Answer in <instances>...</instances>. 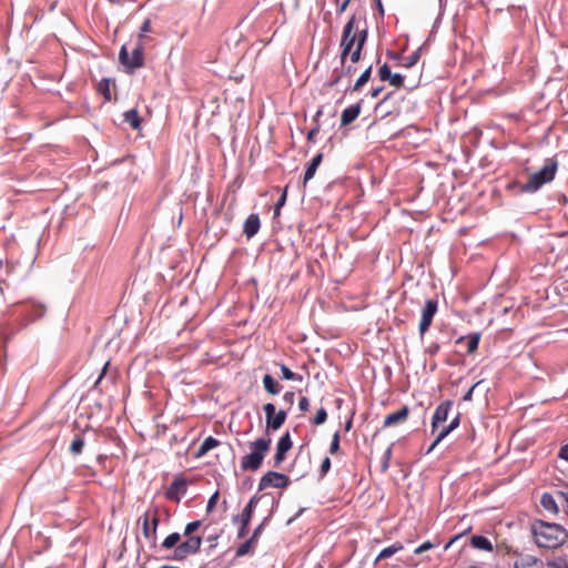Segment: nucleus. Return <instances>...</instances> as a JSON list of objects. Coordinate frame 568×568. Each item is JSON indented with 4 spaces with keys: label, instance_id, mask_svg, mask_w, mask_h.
<instances>
[{
    "label": "nucleus",
    "instance_id": "f257e3e1",
    "mask_svg": "<svg viewBox=\"0 0 568 568\" xmlns=\"http://www.w3.org/2000/svg\"><path fill=\"white\" fill-rule=\"evenodd\" d=\"M530 531L539 548L556 549L568 539V532L564 526L542 519L531 520Z\"/></svg>",
    "mask_w": 568,
    "mask_h": 568
},
{
    "label": "nucleus",
    "instance_id": "f03ea898",
    "mask_svg": "<svg viewBox=\"0 0 568 568\" xmlns=\"http://www.w3.org/2000/svg\"><path fill=\"white\" fill-rule=\"evenodd\" d=\"M558 170V161L554 158L545 160L544 166L532 173L526 183L514 181L508 184V189H517L518 193H536L542 185L551 182Z\"/></svg>",
    "mask_w": 568,
    "mask_h": 568
},
{
    "label": "nucleus",
    "instance_id": "7ed1b4c3",
    "mask_svg": "<svg viewBox=\"0 0 568 568\" xmlns=\"http://www.w3.org/2000/svg\"><path fill=\"white\" fill-rule=\"evenodd\" d=\"M272 439L270 437H260L248 443L251 453L241 459V469L243 471H256L261 468L265 454L270 450Z\"/></svg>",
    "mask_w": 568,
    "mask_h": 568
},
{
    "label": "nucleus",
    "instance_id": "20e7f679",
    "mask_svg": "<svg viewBox=\"0 0 568 568\" xmlns=\"http://www.w3.org/2000/svg\"><path fill=\"white\" fill-rule=\"evenodd\" d=\"M144 44L136 41L131 55L128 52L126 45L121 47L119 60L126 73L132 74L136 69L144 67Z\"/></svg>",
    "mask_w": 568,
    "mask_h": 568
},
{
    "label": "nucleus",
    "instance_id": "39448f33",
    "mask_svg": "<svg viewBox=\"0 0 568 568\" xmlns=\"http://www.w3.org/2000/svg\"><path fill=\"white\" fill-rule=\"evenodd\" d=\"M357 17L353 14L345 23L341 39V64H345L351 50L355 44Z\"/></svg>",
    "mask_w": 568,
    "mask_h": 568
},
{
    "label": "nucleus",
    "instance_id": "423d86ee",
    "mask_svg": "<svg viewBox=\"0 0 568 568\" xmlns=\"http://www.w3.org/2000/svg\"><path fill=\"white\" fill-rule=\"evenodd\" d=\"M202 545V537H190L185 541L179 544L173 552L171 559L183 561L190 555H195L200 551Z\"/></svg>",
    "mask_w": 568,
    "mask_h": 568
},
{
    "label": "nucleus",
    "instance_id": "0eeeda50",
    "mask_svg": "<svg viewBox=\"0 0 568 568\" xmlns=\"http://www.w3.org/2000/svg\"><path fill=\"white\" fill-rule=\"evenodd\" d=\"M291 484V479L283 473L270 470L262 476L258 483V491H262L268 487L274 488H286Z\"/></svg>",
    "mask_w": 568,
    "mask_h": 568
},
{
    "label": "nucleus",
    "instance_id": "6e6552de",
    "mask_svg": "<svg viewBox=\"0 0 568 568\" xmlns=\"http://www.w3.org/2000/svg\"><path fill=\"white\" fill-rule=\"evenodd\" d=\"M437 311L438 301L435 298H427L422 310V317L418 326L420 337H424L425 333L429 329Z\"/></svg>",
    "mask_w": 568,
    "mask_h": 568
},
{
    "label": "nucleus",
    "instance_id": "1a4fd4ad",
    "mask_svg": "<svg viewBox=\"0 0 568 568\" xmlns=\"http://www.w3.org/2000/svg\"><path fill=\"white\" fill-rule=\"evenodd\" d=\"M47 307L44 304L28 302L20 307V315L23 317L26 324L32 323L44 316Z\"/></svg>",
    "mask_w": 568,
    "mask_h": 568
},
{
    "label": "nucleus",
    "instance_id": "9d476101",
    "mask_svg": "<svg viewBox=\"0 0 568 568\" xmlns=\"http://www.w3.org/2000/svg\"><path fill=\"white\" fill-rule=\"evenodd\" d=\"M187 491V480L180 476L174 478L171 485L164 493L166 499L175 503H180Z\"/></svg>",
    "mask_w": 568,
    "mask_h": 568
},
{
    "label": "nucleus",
    "instance_id": "9b49d317",
    "mask_svg": "<svg viewBox=\"0 0 568 568\" xmlns=\"http://www.w3.org/2000/svg\"><path fill=\"white\" fill-rule=\"evenodd\" d=\"M453 404V400H444L436 407L432 417L433 434L436 433L439 426L447 420Z\"/></svg>",
    "mask_w": 568,
    "mask_h": 568
},
{
    "label": "nucleus",
    "instance_id": "f8f14e48",
    "mask_svg": "<svg viewBox=\"0 0 568 568\" xmlns=\"http://www.w3.org/2000/svg\"><path fill=\"white\" fill-rule=\"evenodd\" d=\"M293 442L291 439L290 432H286L276 444V453L274 455L273 467H278L284 460L286 453L292 448Z\"/></svg>",
    "mask_w": 568,
    "mask_h": 568
},
{
    "label": "nucleus",
    "instance_id": "ddd939ff",
    "mask_svg": "<svg viewBox=\"0 0 568 568\" xmlns=\"http://www.w3.org/2000/svg\"><path fill=\"white\" fill-rule=\"evenodd\" d=\"M364 100L359 99L356 103L345 108L341 114V126H347L353 123L361 114Z\"/></svg>",
    "mask_w": 568,
    "mask_h": 568
},
{
    "label": "nucleus",
    "instance_id": "4468645a",
    "mask_svg": "<svg viewBox=\"0 0 568 568\" xmlns=\"http://www.w3.org/2000/svg\"><path fill=\"white\" fill-rule=\"evenodd\" d=\"M540 505L545 510L552 515H557L561 508L557 491L555 494L544 493L540 497Z\"/></svg>",
    "mask_w": 568,
    "mask_h": 568
},
{
    "label": "nucleus",
    "instance_id": "2eb2a0df",
    "mask_svg": "<svg viewBox=\"0 0 568 568\" xmlns=\"http://www.w3.org/2000/svg\"><path fill=\"white\" fill-rule=\"evenodd\" d=\"M408 415L409 407L405 405L397 412L388 414L384 419L383 427L386 428L403 423L408 418Z\"/></svg>",
    "mask_w": 568,
    "mask_h": 568
},
{
    "label": "nucleus",
    "instance_id": "dca6fc26",
    "mask_svg": "<svg viewBox=\"0 0 568 568\" xmlns=\"http://www.w3.org/2000/svg\"><path fill=\"white\" fill-rule=\"evenodd\" d=\"M260 227H261V220H260L258 214L252 213L246 217V220L244 222L243 233L245 234V236L247 239H251L258 233Z\"/></svg>",
    "mask_w": 568,
    "mask_h": 568
},
{
    "label": "nucleus",
    "instance_id": "f3484780",
    "mask_svg": "<svg viewBox=\"0 0 568 568\" xmlns=\"http://www.w3.org/2000/svg\"><path fill=\"white\" fill-rule=\"evenodd\" d=\"M287 418V410L286 409H280L278 412H275L272 417L266 419V429L267 432H275L280 429Z\"/></svg>",
    "mask_w": 568,
    "mask_h": 568
},
{
    "label": "nucleus",
    "instance_id": "a211bd4d",
    "mask_svg": "<svg viewBox=\"0 0 568 568\" xmlns=\"http://www.w3.org/2000/svg\"><path fill=\"white\" fill-rule=\"evenodd\" d=\"M260 499H261L260 496L254 495L250 499V501L247 503L245 508L243 509L242 514L241 515H236V516L233 517V521L234 523H236V521L251 523V519H252V516H253V513H254V508L257 505V503L260 501Z\"/></svg>",
    "mask_w": 568,
    "mask_h": 568
},
{
    "label": "nucleus",
    "instance_id": "6ab92c4d",
    "mask_svg": "<svg viewBox=\"0 0 568 568\" xmlns=\"http://www.w3.org/2000/svg\"><path fill=\"white\" fill-rule=\"evenodd\" d=\"M515 568H542V560L531 555H520L514 564Z\"/></svg>",
    "mask_w": 568,
    "mask_h": 568
},
{
    "label": "nucleus",
    "instance_id": "aec40b11",
    "mask_svg": "<svg viewBox=\"0 0 568 568\" xmlns=\"http://www.w3.org/2000/svg\"><path fill=\"white\" fill-rule=\"evenodd\" d=\"M323 153L322 152H318L307 164L306 166V170H305V173H304V180H303V183L304 185L314 178L315 173H316V170L317 168L321 165L322 161H323Z\"/></svg>",
    "mask_w": 568,
    "mask_h": 568
},
{
    "label": "nucleus",
    "instance_id": "412c9836",
    "mask_svg": "<svg viewBox=\"0 0 568 568\" xmlns=\"http://www.w3.org/2000/svg\"><path fill=\"white\" fill-rule=\"evenodd\" d=\"M480 333H469L467 336H460L456 339V344H460L467 342V354H473L479 345L480 342Z\"/></svg>",
    "mask_w": 568,
    "mask_h": 568
},
{
    "label": "nucleus",
    "instance_id": "4be33fe9",
    "mask_svg": "<svg viewBox=\"0 0 568 568\" xmlns=\"http://www.w3.org/2000/svg\"><path fill=\"white\" fill-rule=\"evenodd\" d=\"M85 445L84 433L78 432L74 434L73 439L70 444L69 452L71 455L77 456L83 452Z\"/></svg>",
    "mask_w": 568,
    "mask_h": 568
},
{
    "label": "nucleus",
    "instance_id": "5701e85b",
    "mask_svg": "<svg viewBox=\"0 0 568 568\" xmlns=\"http://www.w3.org/2000/svg\"><path fill=\"white\" fill-rule=\"evenodd\" d=\"M263 386L264 389L271 395L280 394L283 388V386L270 374H265L263 376Z\"/></svg>",
    "mask_w": 568,
    "mask_h": 568
},
{
    "label": "nucleus",
    "instance_id": "b1692460",
    "mask_svg": "<svg viewBox=\"0 0 568 568\" xmlns=\"http://www.w3.org/2000/svg\"><path fill=\"white\" fill-rule=\"evenodd\" d=\"M470 545L476 548V549H479V550H485V551H493V544L491 541L485 537V536H481V535H474L470 537Z\"/></svg>",
    "mask_w": 568,
    "mask_h": 568
},
{
    "label": "nucleus",
    "instance_id": "393cba45",
    "mask_svg": "<svg viewBox=\"0 0 568 568\" xmlns=\"http://www.w3.org/2000/svg\"><path fill=\"white\" fill-rule=\"evenodd\" d=\"M219 445H220V442L216 438L209 436L207 438L204 439V442L202 443V445L195 453V458L203 457L207 452L217 447Z\"/></svg>",
    "mask_w": 568,
    "mask_h": 568
},
{
    "label": "nucleus",
    "instance_id": "a878e982",
    "mask_svg": "<svg viewBox=\"0 0 568 568\" xmlns=\"http://www.w3.org/2000/svg\"><path fill=\"white\" fill-rule=\"evenodd\" d=\"M142 532L144 537L151 542V546L155 547L158 538L155 531L150 527V518L148 514H145L143 517Z\"/></svg>",
    "mask_w": 568,
    "mask_h": 568
},
{
    "label": "nucleus",
    "instance_id": "bb28decb",
    "mask_svg": "<svg viewBox=\"0 0 568 568\" xmlns=\"http://www.w3.org/2000/svg\"><path fill=\"white\" fill-rule=\"evenodd\" d=\"M403 545L399 541L394 542L393 545L384 548L375 559V562H378L382 559H386L395 555L396 552L403 549Z\"/></svg>",
    "mask_w": 568,
    "mask_h": 568
},
{
    "label": "nucleus",
    "instance_id": "cd10ccee",
    "mask_svg": "<svg viewBox=\"0 0 568 568\" xmlns=\"http://www.w3.org/2000/svg\"><path fill=\"white\" fill-rule=\"evenodd\" d=\"M111 82H114V80L110 78H103L97 85L98 93L101 94L105 101H111Z\"/></svg>",
    "mask_w": 568,
    "mask_h": 568
},
{
    "label": "nucleus",
    "instance_id": "c85d7f7f",
    "mask_svg": "<svg viewBox=\"0 0 568 568\" xmlns=\"http://www.w3.org/2000/svg\"><path fill=\"white\" fill-rule=\"evenodd\" d=\"M124 121L129 123L134 130L140 129L141 120L136 109H130L123 113Z\"/></svg>",
    "mask_w": 568,
    "mask_h": 568
},
{
    "label": "nucleus",
    "instance_id": "c756f323",
    "mask_svg": "<svg viewBox=\"0 0 568 568\" xmlns=\"http://www.w3.org/2000/svg\"><path fill=\"white\" fill-rule=\"evenodd\" d=\"M358 22L359 21L357 20V24L355 27V29H356L355 44H356V48H358L359 50H363V48L367 41L368 30H367L366 26L363 29H359Z\"/></svg>",
    "mask_w": 568,
    "mask_h": 568
},
{
    "label": "nucleus",
    "instance_id": "7c9ffc66",
    "mask_svg": "<svg viewBox=\"0 0 568 568\" xmlns=\"http://www.w3.org/2000/svg\"><path fill=\"white\" fill-rule=\"evenodd\" d=\"M152 31L153 30H152L151 20L150 19H145L143 21L142 26L140 27V31H139V36H138V41L146 43V41L150 40V38L146 36V33L152 32Z\"/></svg>",
    "mask_w": 568,
    "mask_h": 568
},
{
    "label": "nucleus",
    "instance_id": "2f4dec72",
    "mask_svg": "<svg viewBox=\"0 0 568 568\" xmlns=\"http://www.w3.org/2000/svg\"><path fill=\"white\" fill-rule=\"evenodd\" d=\"M281 373H282V378L285 379V381H296V382H302L303 381V376L297 374V373H294L292 372L285 364H281Z\"/></svg>",
    "mask_w": 568,
    "mask_h": 568
},
{
    "label": "nucleus",
    "instance_id": "473e14b6",
    "mask_svg": "<svg viewBox=\"0 0 568 568\" xmlns=\"http://www.w3.org/2000/svg\"><path fill=\"white\" fill-rule=\"evenodd\" d=\"M181 540V535L179 532L170 534L162 542V548L171 549L176 547Z\"/></svg>",
    "mask_w": 568,
    "mask_h": 568
},
{
    "label": "nucleus",
    "instance_id": "72a5a7b5",
    "mask_svg": "<svg viewBox=\"0 0 568 568\" xmlns=\"http://www.w3.org/2000/svg\"><path fill=\"white\" fill-rule=\"evenodd\" d=\"M420 54H422V48H418L410 55H408L404 59L403 65L405 68L414 67L419 61Z\"/></svg>",
    "mask_w": 568,
    "mask_h": 568
},
{
    "label": "nucleus",
    "instance_id": "f704fd0d",
    "mask_svg": "<svg viewBox=\"0 0 568 568\" xmlns=\"http://www.w3.org/2000/svg\"><path fill=\"white\" fill-rule=\"evenodd\" d=\"M542 568H568V564L564 558L558 557L554 560L542 561Z\"/></svg>",
    "mask_w": 568,
    "mask_h": 568
},
{
    "label": "nucleus",
    "instance_id": "c9c22d12",
    "mask_svg": "<svg viewBox=\"0 0 568 568\" xmlns=\"http://www.w3.org/2000/svg\"><path fill=\"white\" fill-rule=\"evenodd\" d=\"M253 545H255V542L251 539H247L246 541L241 544L236 549V557H243L246 554H248Z\"/></svg>",
    "mask_w": 568,
    "mask_h": 568
},
{
    "label": "nucleus",
    "instance_id": "e433bc0d",
    "mask_svg": "<svg viewBox=\"0 0 568 568\" xmlns=\"http://www.w3.org/2000/svg\"><path fill=\"white\" fill-rule=\"evenodd\" d=\"M339 439H341V436H339V432L337 430L334 433L329 448H328V452L331 455H336L339 452V449H341Z\"/></svg>",
    "mask_w": 568,
    "mask_h": 568
},
{
    "label": "nucleus",
    "instance_id": "4c0bfd02",
    "mask_svg": "<svg viewBox=\"0 0 568 568\" xmlns=\"http://www.w3.org/2000/svg\"><path fill=\"white\" fill-rule=\"evenodd\" d=\"M202 525L201 520H194L189 523L185 528L183 535L187 538L193 537L192 534L196 531Z\"/></svg>",
    "mask_w": 568,
    "mask_h": 568
},
{
    "label": "nucleus",
    "instance_id": "58836bf2",
    "mask_svg": "<svg viewBox=\"0 0 568 568\" xmlns=\"http://www.w3.org/2000/svg\"><path fill=\"white\" fill-rule=\"evenodd\" d=\"M342 79H343V73H341L338 68H335L332 71L331 79H329V81L326 84H327V87L333 88L336 84H338Z\"/></svg>",
    "mask_w": 568,
    "mask_h": 568
},
{
    "label": "nucleus",
    "instance_id": "ea45409f",
    "mask_svg": "<svg viewBox=\"0 0 568 568\" xmlns=\"http://www.w3.org/2000/svg\"><path fill=\"white\" fill-rule=\"evenodd\" d=\"M327 419V412L324 407L317 409L316 415L313 419L314 425H323Z\"/></svg>",
    "mask_w": 568,
    "mask_h": 568
},
{
    "label": "nucleus",
    "instance_id": "a19ab883",
    "mask_svg": "<svg viewBox=\"0 0 568 568\" xmlns=\"http://www.w3.org/2000/svg\"><path fill=\"white\" fill-rule=\"evenodd\" d=\"M404 80H405V77L402 75L400 73H392L388 82L390 85H393L395 88H400L404 85Z\"/></svg>",
    "mask_w": 568,
    "mask_h": 568
},
{
    "label": "nucleus",
    "instance_id": "79ce46f5",
    "mask_svg": "<svg viewBox=\"0 0 568 568\" xmlns=\"http://www.w3.org/2000/svg\"><path fill=\"white\" fill-rule=\"evenodd\" d=\"M331 466H332V463H331L329 457H325L322 460V464H321V467H320V471H318L320 479H323L327 475V473L331 469Z\"/></svg>",
    "mask_w": 568,
    "mask_h": 568
},
{
    "label": "nucleus",
    "instance_id": "37998d69",
    "mask_svg": "<svg viewBox=\"0 0 568 568\" xmlns=\"http://www.w3.org/2000/svg\"><path fill=\"white\" fill-rule=\"evenodd\" d=\"M557 496L561 506V509L568 515V493L557 490Z\"/></svg>",
    "mask_w": 568,
    "mask_h": 568
},
{
    "label": "nucleus",
    "instance_id": "c03bdc74",
    "mask_svg": "<svg viewBox=\"0 0 568 568\" xmlns=\"http://www.w3.org/2000/svg\"><path fill=\"white\" fill-rule=\"evenodd\" d=\"M442 348V344L439 342H432L429 345L425 348V354L429 356H436L438 352Z\"/></svg>",
    "mask_w": 568,
    "mask_h": 568
},
{
    "label": "nucleus",
    "instance_id": "a18cd8bd",
    "mask_svg": "<svg viewBox=\"0 0 568 568\" xmlns=\"http://www.w3.org/2000/svg\"><path fill=\"white\" fill-rule=\"evenodd\" d=\"M390 69L387 63H384L378 70V77L381 81H388L390 78Z\"/></svg>",
    "mask_w": 568,
    "mask_h": 568
},
{
    "label": "nucleus",
    "instance_id": "49530a36",
    "mask_svg": "<svg viewBox=\"0 0 568 568\" xmlns=\"http://www.w3.org/2000/svg\"><path fill=\"white\" fill-rule=\"evenodd\" d=\"M321 125H314L306 134V140L311 144L316 143V134L320 132Z\"/></svg>",
    "mask_w": 568,
    "mask_h": 568
},
{
    "label": "nucleus",
    "instance_id": "de8ad7c7",
    "mask_svg": "<svg viewBox=\"0 0 568 568\" xmlns=\"http://www.w3.org/2000/svg\"><path fill=\"white\" fill-rule=\"evenodd\" d=\"M283 402L287 405V412L292 408L295 402V393L294 392H286L283 395Z\"/></svg>",
    "mask_w": 568,
    "mask_h": 568
},
{
    "label": "nucleus",
    "instance_id": "09e8293b",
    "mask_svg": "<svg viewBox=\"0 0 568 568\" xmlns=\"http://www.w3.org/2000/svg\"><path fill=\"white\" fill-rule=\"evenodd\" d=\"M266 520L267 518H265L253 531L252 536L250 537L251 540H253L255 544L257 542L263 529H264V526L266 524Z\"/></svg>",
    "mask_w": 568,
    "mask_h": 568
},
{
    "label": "nucleus",
    "instance_id": "8fccbe9b",
    "mask_svg": "<svg viewBox=\"0 0 568 568\" xmlns=\"http://www.w3.org/2000/svg\"><path fill=\"white\" fill-rule=\"evenodd\" d=\"M452 433V429L448 426L443 427L436 438H435V445H438L444 438H446Z\"/></svg>",
    "mask_w": 568,
    "mask_h": 568
},
{
    "label": "nucleus",
    "instance_id": "3c124183",
    "mask_svg": "<svg viewBox=\"0 0 568 568\" xmlns=\"http://www.w3.org/2000/svg\"><path fill=\"white\" fill-rule=\"evenodd\" d=\"M219 496H220V493L219 490H216L209 499L207 501V506H206V511L207 513H211L213 510V508L215 507L217 500H219Z\"/></svg>",
    "mask_w": 568,
    "mask_h": 568
},
{
    "label": "nucleus",
    "instance_id": "603ef678",
    "mask_svg": "<svg viewBox=\"0 0 568 568\" xmlns=\"http://www.w3.org/2000/svg\"><path fill=\"white\" fill-rule=\"evenodd\" d=\"M285 202H286V190L280 196V199L277 200V202L274 206V215L275 216L280 214V211H281L282 206L285 204Z\"/></svg>",
    "mask_w": 568,
    "mask_h": 568
},
{
    "label": "nucleus",
    "instance_id": "864d4df0",
    "mask_svg": "<svg viewBox=\"0 0 568 568\" xmlns=\"http://www.w3.org/2000/svg\"><path fill=\"white\" fill-rule=\"evenodd\" d=\"M263 410L265 413V420H266V419H268L270 417H272L274 415V413L276 412V408H275V405L273 403H266L263 406Z\"/></svg>",
    "mask_w": 568,
    "mask_h": 568
},
{
    "label": "nucleus",
    "instance_id": "5fc2aeb1",
    "mask_svg": "<svg viewBox=\"0 0 568 568\" xmlns=\"http://www.w3.org/2000/svg\"><path fill=\"white\" fill-rule=\"evenodd\" d=\"M434 548V544L430 542L429 540L423 542L420 546H418L416 549H415V554L416 555H419V554H423L429 549Z\"/></svg>",
    "mask_w": 568,
    "mask_h": 568
},
{
    "label": "nucleus",
    "instance_id": "6e6d98bb",
    "mask_svg": "<svg viewBox=\"0 0 568 568\" xmlns=\"http://www.w3.org/2000/svg\"><path fill=\"white\" fill-rule=\"evenodd\" d=\"M390 456H392V447H388L383 456V464H382L383 470H386L388 468Z\"/></svg>",
    "mask_w": 568,
    "mask_h": 568
},
{
    "label": "nucleus",
    "instance_id": "4d7b16f0",
    "mask_svg": "<svg viewBox=\"0 0 568 568\" xmlns=\"http://www.w3.org/2000/svg\"><path fill=\"white\" fill-rule=\"evenodd\" d=\"M483 381H479L477 383H475L467 392L466 394L463 396V400L464 402H470L473 399V394H474V390L477 386H479L481 384Z\"/></svg>",
    "mask_w": 568,
    "mask_h": 568
},
{
    "label": "nucleus",
    "instance_id": "13d9d810",
    "mask_svg": "<svg viewBox=\"0 0 568 568\" xmlns=\"http://www.w3.org/2000/svg\"><path fill=\"white\" fill-rule=\"evenodd\" d=\"M298 408L302 413H305L310 408V400L307 397L303 396L300 398V402H298Z\"/></svg>",
    "mask_w": 568,
    "mask_h": 568
},
{
    "label": "nucleus",
    "instance_id": "bf43d9fd",
    "mask_svg": "<svg viewBox=\"0 0 568 568\" xmlns=\"http://www.w3.org/2000/svg\"><path fill=\"white\" fill-rule=\"evenodd\" d=\"M372 65H369L358 78V80L361 82H363L364 84H366L369 79H371V75H372Z\"/></svg>",
    "mask_w": 568,
    "mask_h": 568
},
{
    "label": "nucleus",
    "instance_id": "052dcab7",
    "mask_svg": "<svg viewBox=\"0 0 568 568\" xmlns=\"http://www.w3.org/2000/svg\"><path fill=\"white\" fill-rule=\"evenodd\" d=\"M339 71H341V73H343V78H344V77H351L356 71V69L352 65L345 67V64H341Z\"/></svg>",
    "mask_w": 568,
    "mask_h": 568
},
{
    "label": "nucleus",
    "instance_id": "680f3d73",
    "mask_svg": "<svg viewBox=\"0 0 568 568\" xmlns=\"http://www.w3.org/2000/svg\"><path fill=\"white\" fill-rule=\"evenodd\" d=\"M362 50L358 48H355L354 50H351V53L348 54L351 57L352 63H357L361 60Z\"/></svg>",
    "mask_w": 568,
    "mask_h": 568
},
{
    "label": "nucleus",
    "instance_id": "e2e57ef3",
    "mask_svg": "<svg viewBox=\"0 0 568 568\" xmlns=\"http://www.w3.org/2000/svg\"><path fill=\"white\" fill-rule=\"evenodd\" d=\"M250 523L241 521V526L237 531V538H244L247 535V527Z\"/></svg>",
    "mask_w": 568,
    "mask_h": 568
},
{
    "label": "nucleus",
    "instance_id": "0e129e2a",
    "mask_svg": "<svg viewBox=\"0 0 568 568\" xmlns=\"http://www.w3.org/2000/svg\"><path fill=\"white\" fill-rule=\"evenodd\" d=\"M324 113V106L321 105L317 111L315 112L314 116H313V123L314 125H321V116L323 115Z\"/></svg>",
    "mask_w": 568,
    "mask_h": 568
},
{
    "label": "nucleus",
    "instance_id": "69168bd1",
    "mask_svg": "<svg viewBox=\"0 0 568 568\" xmlns=\"http://www.w3.org/2000/svg\"><path fill=\"white\" fill-rule=\"evenodd\" d=\"M460 424V413H458L452 420L450 423L447 425L452 432L455 430Z\"/></svg>",
    "mask_w": 568,
    "mask_h": 568
},
{
    "label": "nucleus",
    "instance_id": "338daca9",
    "mask_svg": "<svg viewBox=\"0 0 568 568\" xmlns=\"http://www.w3.org/2000/svg\"><path fill=\"white\" fill-rule=\"evenodd\" d=\"M558 457L560 459H564V460L568 462V443L560 447L559 453H558Z\"/></svg>",
    "mask_w": 568,
    "mask_h": 568
},
{
    "label": "nucleus",
    "instance_id": "774afa93",
    "mask_svg": "<svg viewBox=\"0 0 568 568\" xmlns=\"http://www.w3.org/2000/svg\"><path fill=\"white\" fill-rule=\"evenodd\" d=\"M351 0H343L342 2H337L336 3V12L339 14V13H343L347 6L349 4Z\"/></svg>",
    "mask_w": 568,
    "mask_h": 568
}]
</instances>
